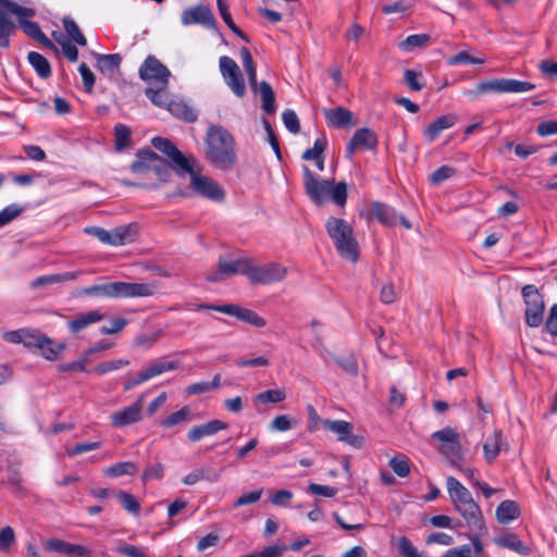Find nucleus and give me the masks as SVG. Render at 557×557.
Returning <instances> with one entry per match:
<instances>
[{"label":"nucleus","mask_w":557,"mask_h":557,"mask_svg":"<svg viewBox=\"0 0 557 557\" xmlns=\"http://www.w3.org/2000/svg\"><path fill=\"white\" fill-rule=\"evenodd\" d=\"M206 158L216 169L228 171L237 162L233 135L224 127L213 125L206 135Z\"/></svg>","instance_id":"obj_1"},{"label":"nucleus","mask_w":557,"mask_h":557,"mask_svg":"<svg viewBox=\"0 0 557 557\" xmlns=\"http://www.w3.org/2000/svg\"><path fill=\"white\" fill-rule=\"evenodd\" d=\"M447 491L455 510L463 518L471 532L486 533V527L480 506L471 493L454 476L447 478Z\"/></svg>","instance_id":"obj_2"},{"label":"nucleus","mask_w":557,"mask_h":557,"mask_svg":"<svg viewBox=\"0 0 557 557\" xmlns=\"http://www.w3.org/2000/svg\"><path fill=\"white\" fill-rule=\"evenodd\" d=\"M304 188L307 196L315 205H322L330 198L339 207L347 200L346 183H334L333 180H318L309 166H302Z\"/></svg>","instance_id":"obj_3"},{"label":"nucleus","mask_w":557,"mask_h":557,"mask_svg":"<svg viewBox=\"0 0 557 557\" xmlns=\"http://www.w3.org/2000/svg\"><path fill=\"white\" fill-rule=\"evenodd\" d=\"M157 293V283H131V282H110L106 284L92 285L82 289L86 296L108 297V298H137L151 297Z\"/></svg>","instance_id":"obj_4"},{"label":"nucleus","mask_w":557,"mask_h":557,"mask_svg":"<svg viewBox=\"0 0 557 557\" xmlns=\"http://www.w3.org/2000/svg\"><path fill=\"white\" fill-rule=\"evenodd\" d=\"M325 228L341 257L357 262L359 245L351 225L343 219L331 216L325 223Z\"/></svg>","instance_id":"obj_5"},{"label":"nucleus","mask_w":557,"mask_h":557,"mask_svg":"<svg viewBox=\"0 0 557 557\" xmlns=\"http://www.w3.org/2000/svg\"><path fill=\"white\" fill-rule=\"evenodd\" d=\"M535 85L512 78H494L481 82L474 89H467L463 95L470 99H476L484 94H520L531 91Z\"/></svg>","instance_id":"obj_6"},{"label":"nucleus","mask_w":557,"mask_h":557,"mask_svg":"<svg viewBox=\"0 0 557 557\" xmlns=\"http://www.w3.org/2000/svg\"><path fill=\"white\" fill-rule=\"evenodd\" d=\"M433 440L441 442L438 451L457 469L462 470L463 453L458 433L455 429L446 426L440 431L434 432Z\"/></svg>","instance_id":"obj_7"},{"label":"nucleus","mask_w":557,"mask_h":557,"mask_svg":"<svg viewBox=\"0 0 557 557\" xmlns=\"http://www.w3.org/2000/svg\"><path fill=\"white\" fill-rule=\"evenodd\" d=\"M521 295L525 305V323L530 327H539L544 321L545 301L539 288L533 284L524 285Z\"/></svg>","instance_id":"obj_8"},{"label":"nucleus","mask_w":557,"mask_h":557,"mask_svg":"<svg viewBox=\"0 0 557 557\" xmlns=\"http://www.w3.org/2000/svg\"><path fill=\"white\" fill-rule=\"evenodd\" d=\"M196 162H190V171H182L180 174L190 175V187L197 195L213 201L224 199L225 193L223 188L212 178L201 175L195 170Z\"/></svg>","instance_id":"obj_9"},{"label":"nucleus","mask_w":557,"mask_h":557,"mask_svg":"<svg viewBox=\"0 0 557 557\" xmlns=\"http://www.w3.org/2000/svg\"><path fill=\"white\" fill-rule=\"evenodd\" d=\"M287 270L278 263L255 265L249 260L247 277L252 284H272L285 278Z\"/></svg>","instance_id":"obj_10"},{"label":"nucleus","mask_w":557,"mask_h":557,"mask_svg":"<svg viewBox=\"0 0 557 557\" xmlns=\"http://www.w3.org/2000/svg\"><path fill=\"white\" fill-rule=\"evenodd\" d=\"M151 145L170 159L173 170L178 174L182 171H190V162H196L194 157H186L168 138L154 137L151 140Z\"/></svg>","instance_id":"obj_11"},{"label":"nucleus","mask_w":557,"mask_h":557,"mask_svg":"<svg viewBox=\"0 0 557 557\" xmlns=\"http://www.w3.org/2000/svg\"><path fill=\"white\" fill-rule=\"evenodd\" d=\"M139 77L150 85H169L170 70L154 55H148L138 71Z\"/></svg>","instance_id":"obj_12"},{"label":"nucleus","mask_w":557,"mask_h":557,"mask_svg":"<svg viewBox=\"0 0 557 557\" xmlns=\"http://www.w3.org/2000/svg\"><path fill=\"white\" fill-rule=\"evenodd\" d=\"M178 368L177 361H162L157 360L151 362L147 368L140 370L136 375L125 380L123 389L125 392L135 388L136 386L149 381L164 372L172 371Z\"/></svg>","instance_id":"obj_13"},{"label":"nucleus","mask_w":557,"mask_h":557,"mask_svg":"<svg viewBox=\"0 0 557 557\" xmlns=\"http://www.w3.org/2000/svg\"><path fill=\"white\" fill-rule=\"evenodd\" d=\"M219 64L226 85L237 97H244L246 94V86L244 76L237 63L232 58L223 55L220 58Z\"/></svg>","instance_id":"obj_14"},{"label":"nucleus","mask_w":557,"mask_h":557,"mask_svg":"<svg viewBox=\"0 0 557 557\" xmlns=\"http://www.w3.org/2000/svg\"><path fill=\"white\" fill-rule=\"evenodd\" d=\"M324 428L337 435L338 441L345 442L346 444L361 448L364 444V437L361 435L352 434L354 425L350 422L344 420H323Z\"/></svg>","instance_id":"obj_15"},{"label":"nucleus","mask_w":557,"mask_h":557,"mask_svg":"<svg viewBox=\"0 0 557 557\" xmlns=\"http://www.w3.org/2000/svg\"><path fill=\"white\" fill-rule=\"evenodd\" d=\"M249 259L240 258L236 260H224L222 258L218 261V271L211 272L207 275L210 282H219L225 277L233 276L242 273L247 276Z\"/></svg>","instance_id":"obj_16"},{"label":"nucleus","mask_w":557,"mask_h":557,"mask_svg":"<svg viewBox=\"0 0 557 557\" xmlns=\"http://www.w3.org/2000/svg\"><path fill=\"white\" fill-rule=\"evenodd\" d=\"M143 405L144 395L139 396L131 406L113 412L110 416L111 424L115 428H123L140 421L143 418Z\"/></svg>","instance_id":"obj_17"},{"label":"nucleus","mask_w":557,"mask_h":557,"mask_svg":"<svg viewBox=\"0 0 557 557\" xmlns=\"http://www.w3.org/2000/svg\"><path fill=\"white\" fill-rule=\"evenodd\" d=\"M376 146L377 136L375 133L368 127L359 128L347 145V158L351 159L357 150H373Z\"/></svg>","instance_id":"obj_18"},{"label":"nucleus","mask_w":557,"mask_h":557,"mask_svg":"<svg viewBox=\"0 0 557 557\" xmlns=\"http://www.w3.org/2000/svg\"><path fill=\"white\" fill-rule=\"evenodd\" d=\"M182 23L183 25L201 24L206 27H213L215 17L207 5L199 4L183 11Z\"/></svg>","instance_id":"obj_19"},{"label":"nucleus","mask_w":557,"mask_h":557,"mask_svg":"<svg viewBox=\"0 0 557 557\" xmlns=\"http://www.w3.org/2000/svg\"><path fill=\"white\" fill-rule=\"evenodd\" d=\"M219 312L233 315L238 320L256 327H263L267 325L265 319L259 315L256 311L240 307L238 305H223L222 308H219Z\"/></svg>","instance_id":"obj_20"},{"label":"nucleus","mask_w":557,"mask_h":557,"mask_svg":"<svg viewBox=\"0 0 557 557\" xmlns=\"http://www.w3.org/2000/svg\"><path fill=\"white\" fill-rule=\"evenodd\" d=\"M227 429V423L222 420H211L207 423L193 426L187 433V440L191 443L201 441L206 436H212Z\"/></svg>","instance_id":"obj_21"},{"label":"nucleus","mask_w":557,"mask_h":557,"mask_svg":"<svg viewBox=\"0 0 557 557\" xmlns=\"http://www.w3.org/2000/svg\"><path fill=\"white\" fill-rule=\"evenodd\" d=\"M22 30L32 39L40 42L42 46L49 49H57L54 44L41 32L39 25L36 22L29 21V17L34 15H16Z\"/></svg>","instance_id":"obj_22"},{"label":"nucleus","mask_w":557,"mask_h":557,"mask_svg":"<svg viewBox=\"0 0 557 557\" xmlns=\"http://www.w3.org/2000/svg\"><path fill=\"white\" fill-rule=\"evenodd\" d=\"M104 319V314L99 310H90L85 313L77 314L74 319L67 322L69 331L73 335H77L89 325L98 323Z\"/></svg>","instance_id":"obj_23"},{"label":"nucleus","mask_w":557,"mask_h":557,"mask_svg":"<svg viewBox=\"0 0 557 557\" xmlns=\"http://www.w3.org/2000/svg\"><path fill=\"white\" fill-rule=\"evenodd\" d=\"M323 114L329 125L335 128H344L352 123V112L344 107L325 109Z\"/></svg>","instance_id":"obj_24"},{"label":"nucleus","mask_w":557,"mask_h":557,"mask_svg":"<svg viewBox=\"0 0 557 557\" xmlns=\"http://www.w3.org/2000/svg\"><path fill=\"white\" fill-rule=\"evenodd\" d=\"M456 122L457 117L454 114L441 115L425 127L423 135L428 141H434L443 131L450 128Z\"/></svg>","instance_id":"obj_25"},{"label":"nucleus","mask_w":557,"mask_h":557,"mask_svg":"<svg viewBox=\"0 0 557 557\" xmlns=\"http://www.w3.org/2000/svg\"><path fill=\"white\" fill-rule=\"evenodd\" d=\"M138 225L135 223L120 225L111 230V246H123L135 242Z\"/></svg>","instance_id":"obj_26"},{"label":"nucleus","mask_w":557,"mask_h":557,"mask_svg":"<svg viewBox=\"0 0 557 557\" xmlns=\"http://www.w3.org/2000/svg\"><path fill=\"white\" fill-rule=\"evenodd\" d=\"M153 157H158V154L156 152H153L152 150H150L148 148L140 149L136 153V160L131 164V171L134 174H141V175L152 172V164H153L152 158Z\"/></svg>","instance_id":"obj_27"},{"label":"nucleus","mask_w":557,"mask_h":557,"mask_svg":"<svg viewBox=\"0 0 557 557\" xmlns=\"http://www.w3.org/2000/svg\"><path fill=\"white\" fill-rule=\"evenodd\" d=\"M82 272L74 271V272H64V273H55V274H49V275H42L30 283L32 288H38L45 285H52L58 283H63L67 281H75L79 277Z\"/></svg>","instance_id":"obj_28"},{"label":"nucleus","mask_w":557,"mask_h":557,"mask_svg":"<svg viewBox=\"0 0 557 557\" xmlns=\"http://www.w3.org/2000/svg\"><path fill=\"white\" fill-rule=\"evenodd\" d=\"M503 447V432L499 430L488 436L483 445L484 458L488 463H492L498 456Z\"/></svg>","instance_id":"obj_29"},{"label":"nucleus","mask_w":557,"mask_h":557,"mask_svg":"<svg viewBox=\"0 0 557 557\" xmlns=\"http://www.w3.org/2000/svg\"><path fill=\"white\" fill-rule=\"evenodd\" d=\"M519 506L515 500H504L496 508V519L502 524H507L519 517Z\"/></svg>","instance_id":"obj_30"},{"label":"nucleus","mask_w":557,"mask_h":557,"mask_svg":"<svg viewBox=\"0 0 557 557\" xmlns=\"http://www.w3.org/2000/svg\"><path fill=\"white\" fill-rule=\"evenodd\" d=\"M495 542L498 546L513 550L522 556H528L531 553V549L513 533L505 534L496 539Z\"/></svg>","instance_id":"obj_31"},{"label":"nucleus","mask_w":557,"mask_h":557,"mask_svg":"<svg viewBox=\"0 0 557 557\" xmlns=\"http://www.w3.org/2000/svg\"><path fill=\"white\" fill-rule=\"evenodd\" d=\"M11 11L4 10L0 13V48L7 49L10 47V37L15 32V24L9 17Z\"/></svg>","instance_id":"obj_32"},{"label":"nucleus","mask_w":557,"mask_h":557,"mask_svg":"<svg viewBox=\"0 0 557 557\" xmlns=\"http://www.w3.org/2000/svg\"><path fill=\"white\" fill-rule=\"evenodd\" d=\"M257 92L260 94L262 104L261 108L267 114H274L275 112V95L273 91L272 86L265 82L262 81L257 86Z\"/></svg>","instance_id":"obj_33"},{"label":"nucleus","mask_w":557,"mask_h":557,"mask_svg":"<svg viewBox=\"0 0 557 557\" xmlns=\"http://www.w3.org/2000/svg\"><path fill=\"white\" fill-rule=\"evenodd\" d=\"M158 88L148 87L145 91L146 97L157 107L166 108L172 99L168 91V85H157Z\"/></svg>","instance_id":"obj_34"},{"label":"nucleus","mask_w":557,"mask_h":557,"mask_svg":"<svg viewBox=\"0 0 557 557\" xmlns=\"http://www.w3.org/2000/svg\"><path fill=\"white\" fill-rule=\"evenodd\" d=\"M168 111L180 119H183L186 122H195L197 120V113L194 109H191L186 102L183 100L172 99L171 103L168 107Z\"/></svg>","instance_id":"obj_35"},{"label":"nucleus","mask_w":557,"mask_h":557,"mask_svg":"<svg viewBox=\"0 0 557 557\" xmlns=\"http://www.w3.org/2000/svg\"><path fill=\"white\" fill-rule=\"evenodd\" d=\"M371 211L380 223L391 226L396 223L395 211L385 203L374 201L371 203Z\"/></svg>","instance_id":"obj_36"},{"label":"nucleus","mask_w":557,"mask_h":557,"mask_svg":"<svg viewBox=\"0 0 557 557\" xmlns=\"http://www.w3.org/2000/svg\"><path fill=\"white\" fill-rule=\"evenodd\" d=\"M27 60L39 77L48 78L51 76L50 63L44 55L36 51H30L27 55Z\"/></svg>","instance_id":"obj_37"},{"label":"nucleus","mask_w":557,"mask_h":557,"mask_svg":"<svg viewBox=\"0 0 557 557\" xmlns=\"http://www.w3.org/2000/svg\"><path fill=\"white\" fill-rule=\"evenodd\" d=\"M137 471L138 467L134 462L123 461L106 468L103 473L110 478H119L122 475H134Z\"/></svg>","instance_id":"obj_38"},{"label":"nucleus","mask_w":557,"mask_h":557,"mask_svg":"<svg viewBox=\"0 0 557 557\" xmlns=\"http://www.w3.org/2000/svg\"><path fill=\"white\" fill-rule=\"evenodd\" d=\"M286 394L283 389L275 388V389H267L259 394H257L253 397V404L255 406H258L259 404H278L285 400Z\"/></svg>","instance_id":"obj_39"},{"label":"nucleus","mask_w":557,"mask_h":557,"mask_svg":"<svg viewBox=\"0 0 557 557\" xmlns=\"http://www.w3.org/2000/svg\"><path fill=\"white\" fill-rule=\"evenodd\" d=\"M430 42L431 37L428 34H414L400 41L399 48L403 51H412L416 48L428 47Z\"/></svg>","instance_id":"obj_40"},{"label":"nucleus","mask_w":557,"mask_h":557,"mask_svg":"<svg viewBox=\"0 0 557 557\" xmlns=\"http://www.w3.org/2000/svg\"><path fill=\"white\" fill-rule=\"evenodd\" d=\"M122 62V57L119 53L112 54H98L97 66L101 72H114L119 70Z\"/></svg>","instance_id":"obj_41"},{"label":"nucleus","mask_w":557,"mask_h":557,"mask_svg":"<svg viewBox=\"0 0 557 557\" xmlns=\"http://www.w3.org/2000/svg\"><path fill=\"white\" fill-rule=\"evenodd\" d=\"M190 421V409L188 406L182 407L178 411L171 413L160 422L162 428L169 429L181 423Z\"/></svg>","instance_id":"obj_42"},{"label":"nucleus","mask_w":557,"mask_h":557,"mask_svg":"<svg viewBox=\"0 0 557 557\" xmlns=\"http://www.w3.org/2000/svg\"><path fill=\"white\" fill-rule=\"evenodd\" d=\"M38 349L41 355L48 360L58 359L59 355L66 348L64 343H55L48 336V343H40Z\"/></svg>","instance_id":"obj_43"},{"label":"nucleus","mask_w":557,"mask_h":557,"mask_svg":"<svg viewBox=\"0 0 557 557\" xmlns=\"http://www.w3.org/2000/svg\"><path fill=\"white\" fill-rule=\"evenodd\" d=\"M63 26L66 32V34L79 46L85 47L87 45V39L85 38L84 34L81 32L78 25L76 22L71 18L70 16H66L63 18Z\"/></svg>","instance_id":"obj_44"},{"label":"nucleus","mask_w":557,"mask_h":557,"mask_svg":"<svg viewBox=\"0 0 557 557\" xmlns=\"http://www.w3.org/2000/svg\"><path fill=\"white\" fill-rule=\"evenodd\" d=\"M115 497L117 498V500L120 502V504L123 506V508L133 513V515H138L139 511H140V504L139 502L135 498L134 495L127 493V492H124V491H120L116 493Z\"/></svg>","instance_id":"obj_45"},{"label":"nucleus","mask_w":557,"mask_h":557,"mask_svg":"<svg viewBox=\"0 0 557 557\" xmlns=\"http://www.w3.org/2000/svg\"><path fill=\"white\" fill-rule=\"evenodd\" d=\"M152 173L161 181L168 182L171 175L172 163L169 164L165 159L158 157L152 158Z\"/></svg>","instance_id":"obj_46"},{"label":"nucleus","mask_w":557,"mask_h":557,"mask_svg":"<svg viewBox=\"0 0 557 557\" xmlns=\"http://www.w3.org/2000/svg\"><path fill=\"white\" fill-rule=\"evenodd\" d=\"M131 128L124 124H116L114 127L115 148L121 151L131 144Z\"/></svg>","instance_id":"obj_47"},{"label":"nucleus","mask_w":557,"mask_h":557,"mask_svg":"<svg viewBox=\"0 0 557 557\" xmlns=\"http://www.w3.org/2000/svg\"><path fill=\"white\" fill-rule=\"evenodd\" d=\"M129 364V361L128 360H124V359H116V360H109V361H104V362H101L99 364H97L92 370L91 372L97 374V375H103V374H107L111 371H116L123 367H126Z\"/></svg>","instance_id":"obj_48"},{"label":"nucleus","mask_w":557,"mask_h":557,"mask_svg":"<svg viewBox=\"0 0 557 557\" xmlns=\"http://www.w3.org/2000/svg\"><path fill=\"white\" fill-rule=\"evenodd\" d=\"M327 146V141L325 137L317 138L313 147L310 149H307L302 153V159L306 161H314L321 157H323V152Z\"/></svg>","instance_id":"obj_49"},{"label":"nucleus","mask_w":557,"mask_h":557,"mask_svg":"<svg viewBox=\"0 0 557 557\" xmlns=\"http://www.w3.org/2000/svg\"><path fill=\"white\" fill-rule=\"evenodd\" d=\"M40 343H48V336L39 331L24 330L23 344L28 348L38 349Z\"/></svg>","instance_id":"obj_50"},{"label":"nucleus","mask_w":557,"mask_h":557,"mask_svg":"<svg viewBox=\"0 0 557 557\" xmlns=\"http://www.w3.org/2000/svg\"><path fill=\"white\" fill-rule=\"evenodd\" d=\"M422 73L414 70H405L404 82L412 91H420L424 87L421 82Z\"/></svg>","instance_id":"obj_51"},{"label":"nucleus","mask_w":557,"mask_h":557,"mask_svg":"<svg viewBox=\"0 0 557 557\" xmlns=\"http://www.w3.org/2000/svg\"><path fill=\"white\" fill-rule=\"evenodd\" d=\"M4 10L11 11L14 15H35L36 12L32 8L22 7L10 0H0V13Z\"/></svg>","instance_id":"obj_52"},{"label":"nucleus","mask_w":557,"mask_h":557,"mask_svg":"<svg viewBox=\"0 0 557 557\" xmlns=\"http://www.w3.org/2000/svg\"><path fill=\"white\" fill-rule=\"evenodd\" d=\"M449 65L457 64H483L485 62L482 58L471 57L468 51H460L448 59Z\"/></svg>","instance_id":"obj_53"},{"label":"nucleus","mask_w":557,"mask_h":557,"mask_svg":"<svg viewBox=\"0 0 557 557\" xmlns=\"http://www.w3.org/2000/svg\"><path fill=\"white\" fill-rule=\"evenodd\" d=\"M54 39L61 45L64 55L71 62H76L78 59V50L75 45L67 41L63 36L57 37L55 32L52 34Z\"/></svg>","instance_id":"obj_54"},{"label":"nucleus","mask_w":557,"mask_h":557,"mask_svg":"<svg viewBox=\"0 0 557 557\" xmlns=\"http://www.w3.org/2000/svg\"><path fill=\"white\" fill-rule=\"evenodd\" d=\"M23 211V208L16 203L10 205L0 211V227L7 225Z\"/></svg>","instance_id":"obj_55"},{"label":"nucleus","mask_w":557,"mask_h":557,"mask_svg":"<svg viewBox=\"0 0 557 557\" xmlns=\"http://www.w3.org/2000/svg\"><path fill=\"white\" fill-rule=\"evenodd\" d=\"M295 424L289 416L281 414L276 416L270 423L269 429L272 431L286 432L290 430Z\"/></svg>","instance_id":"obj_56"},{"label":"nucleus","mask_w":557,"mask_h":557,"mask_svg":"<svg viewBox=\"0 0 557 557\" xmlns=\"http://www.w3.org/2000/svg\"><path fill=\"white\" fill-rule=\"evenodd\" d=\"M282 119H283L285 127L290 133L298 134L300 132L299 119L293 110H290V109L285 110L282 114Z\"/></svg>","instance_id":"obj_57"},{"label":"nucleus","mask_w":557,"mask_h":557,"mask_svg":"<svg viewBox=\"0 0 557 557\" xmlns=\"http://www.w3.org/2000/svg\"><path fill=\"white\" fill-rule=\"evenodd\" d=\"M456 173L455 169L449 165H442L437 170H435L431 176L430 181L434 185H438L445 180L450 178Z\"/></svg>","instance_id":"obj_58"},{"label":"nucleus","mask_w":557,"mask_h":557,"mask_svg":"<svg viewBox=\"0 0 557 557\" xmlns=\"http://www.w3.org/2000/svg\"><path fill=\"white\" fill-rule=\"evenodd\" d=\"M336 363L349 375H351V376L358 375V363H357L356 358L352 355H348V356L336 359Z\"/></svg>","instance_id":"obj_59"},{"label":"nucleus","mask_w":557,"mask_h":557,"mask_svg":"<svg viewBox=\"0 0 557 557\" xmlns=\"http://www.w3.org/2000/svg\"><path fill=\"white\" fill-rule=\"evenodd\" d=\"M398 549L404 557H420L418 548L407 536H400L398 539Z\"/></svg>","instance_id":"obj_60"},{"label":"nucleus","mask_w":557,"mask_h":557,"mask_svg":"<svg viewBox=\"0 0 557 557\" xmlns=\"http://www.w3.org/2000/svg\"><path fill=\"white\" fill-rule=\"evenodd\" d=\"M127 324V320L122 317H115L110 320V325H103L100 329V333L103 335H112L121 332L125 325Z\"/></svg>","instance_id":"obj_61"},{"label":"nucleus","mask_w":557,"mask_h":557,"mask_svg":"<svg viewBox=\"0 0 557 557\" xmlns=\"http://www.w3.org/2000/svg\"><path fill=\"white\" fill-rule=\"evenodd\" d=\"M389 466L400 478H405L410 473L409 462L406 458L394 457L389 460Z\"/></svg>","instance_id":"obj_62"},{"label":"nucleus","mask_w":557,"mask_h":557,"mask_svg":"<svg viewBox=\"0 0 557 557\" xmlns=\"http://www.w3.org/2000/svg\"><path fill=\"white\" fill-rule=\"evenodd\" d=\"M79 74L83 78L84 88L87 92H91L95 86V75L86 63H82L78 67Z\"/></svg>","instance_id":"obj_63"},{"label":"nucleus","mask_w":557,"mask_h":557,"mask_svg":"<svg viewBox=\"0 0 557 557\" xmlns=\"http://www.w3.org/2000/svg\"><path fill=\"white\" fill-rule=\"evenodd\" d=\"M545 329L550 335L557 336V304L553 305L549 310Z\"/></svg>","instance_id":"obj_64"}]
</instances>
